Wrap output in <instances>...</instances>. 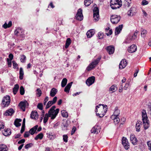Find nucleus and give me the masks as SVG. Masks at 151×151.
<instances>
[{"label": "nucleus", "mask_w": 151, "mask_h": 151, "mask_svg": "<svg viewBox=\"0 0 151 151\" xmlns=\"http://www.w3.org/2000/svg\"><path fill=\"white\" fill-rule=\"evenodd\" d=\"M56 108L55 106H53L48 111V113L46 114L44 118L43 122L45 124L47 121L49 117H50L51 119H54L57 116V109L55 110Z\"/></svg>", "instance_id": "f257e3e1"}, {"label": "nucleus", "mask_w": 151, "mask_h": 151, "mask_svg": "<svg viewBox=\"0 0 151 151\" xmlns=\"http://www.w3.org/2000/svg\"><path fill=\"white\" fill-rule=\"evenodd\" d=\"M142 121L144 129H146L149 127V121L147 119V113L146 111L143 110L142 112Z\"/></svg>", "instance_id": "f03ea898"}, {"label": "nucleus", "mask_w": 151, "mask_h": 151, "mask_svg": "<svg viewBox=\"0 0 151 151\" xmlns=\"http://www.w3.org/2000/svg\"><path fill=\"white\" fill-rule=\"evenodd\" d=\"M101 106V104H99L97 106L95 111L97 115L99 116L100 117H101L104 116L107 111V110H104L103 107H100Z\"/></svg>", "instance_id": "7ed1b4c3"}, {"label": "nucleus", "mask_w": 151, "mask_h": 151, "mask_svg": "<svg viewBox=\"0 0 151 151\" xmlns=\"http://www.w3.org/2000/svg\"><path fill=\"white\" fill-rule=\"evenodd\" d=\"M110 5L112 9L119 8L122 6L121 0H111Z\"/></svg>", "instance_id": "20e7f679"}, {"label": "nucleus", "mask_w": 151, "mask_h": 151, "mask_svg": "<svg viewBox=\"0 0 151 151\" xmlns=\"http://www.w3.org/2000/svg\"><path fill=\"white\" fill-rule=\"evenodd\" d=\"M101 58V56H99L98 57L97 59L93 61L86 68V70L88 71H89L91 70L92 69L94 68L99 63Z\"/></svg>", "instance_id": "39448f33"}, {"label": "nucleus", "mask_w": 151, "mask_h": 151, "mask_svg": "<svg viewBox=\"0 0 151 151\" xmlns=\"http://www.w3.org/2000/svg\"><path fill=\"white\" fill-rule=\"evenodd\" d=\"M94 19L95 22L98 21L99 19V10L98 8H95L93 10Z\"/></svg>", "instance_id": "423d86ee"}, {"label": "nucleus", "mask_w": 151, "mask_h": 151, "mask_svg": "<svg viewBox=\"0 0 151 151\" xmlns=\"http://www.w3.org/2000/svg\"><path fill=\"white\" fill-rule=\"evenodd\" d=\"M120 17L117 15H113L111 16V21L113 24H117L120 21Z\"/></svg>", "instance_id": "0eeeda50"}, {"label": "nucleus", "mask_w": 151, "mask_h": 151, "mask_svg": "<svg viewBox=\"0 0 151 151\" xmlns=\"http://www.w3.org/2000/svg\"><path fill=\"white\" fill-rule=\"evenodd\" d=\"M10 97L9 96H5L2 101V104L4 105V107L7 106L10 103Z\"/></svg>", "instance_id": "6e6552de"}, {"label": "nucleus", "mask_w": 151, "mask_h": 151, "mask_svg": "<svg viewBox=\"0 0 151 151\" xmlns=\"http://www.w3.org/2000/svg\"><path fill=\"white\" fill-rule=\"evenodd\" d=\"M76 17V19L79 21H81L83 19V16L82 14V10L81 9H79L78 10Z\"/></svg>", "instance_id": "1a4fd4ad"}, {"label": "nucleus", "mask_w": 151, "mask_h": 151, "mask_svg": "<svg viewBox=\"0 0 151 151\" xmlns=\"http://www.w3.org/2000/svg\"><path fill=\"white\" fill-rule=\"evenodd\" d=\"M122 143L126 150H128L129 148V143L127 139L125 137H122Z\"/></svg>", "instance_id": "9d476101"}, {"label": "nucleus", "mask_w": 151, "mask_h": 151, "mask_svg": "<svg viewBox=\"0 0 151 151\" xmlns=\"http://www.w3.org/2000/svg\"><path fill=\"white\" fill-rule=\"evenodd\" d=\"M95 78L93 76L88 78L86 81V84L88 86L92 85L94 83Z\"/></svg>", "instance_id": "9b49d317"}, {"label": "nucleus", "mask_w": 151, "mask_h": 151, "mask_svg": "<svg viewBox=\"0 0 151 151\" xmlns=\"http://www.w3.org/2000/svg\"><path fill=\"white\" fill-rule=\"evenodd\" d=\"M136 12V8L133 7H131L128 11L127 14L129 16H132L135 14Z\"/></svg>", "instance_id": "f8f14e48"}, {"label": "nucleus", "mask_w": 151, "mask_h": 151, "mask_svg": "<svg viewBox=\"0 0 151 151\" xmlns=\"http://www.w3.org/2000/svg\"><path fill=\"white\" fill-rule=\"evenodd\" d=\"M100 131V127L95 125L91 129V132L93 133L97 134Z\"/></svg>", "instance_id": "ddd939ff"}, {"label": "nucleus", "mask_w": 151, "mask_h": 151, "mask_svg": "<svg viewBox=\"0 0 151 151\" xmlns=\"http://www.w3.org/2000/svg\"><path fill=\"white\" fill-rule=\"evenodd\" d=\"M70 122L69 121L65 120H64L62 125L63 129L64 130H67V128L70 124Z\"/></svg>", "instance_id": "4468645a"}, {"label": "nucleus", "mask_w": 151, "mask_h": 151, "mask_svg": "<svg viewBox=\"0 0 151 151\" xmlns=\"http://www.w3.org/2000/svg\"><path fill=\"white\" fill-rule=\"evenodd\" d=\"M57 101V96L55 97L52 101H50L48 102L46 106V109L49 108L51 106L54 104Z\"/></svg>", "instance_id": "2eb2a0df"}, {"label": "nucleus", "mask_w": 151, "mask_h": 151, "mask_svg": "<svg viewBox=\"0 0 151 151\" xmlns=\"http://www.w3.org/2000/svg\"><path fill=\"white\" fill-rule=\"evenodd\" d=\"M106 49L109 55L113 54L114 51V47L112 45H110L107 47Z\"/></svg>", "instance_id": "dca6fc26"}, {"label": "nucleus", "mask_w": 151, "mask_h": 151, "mask_svg": "<svg viewBox=\"0 0 151 151\" xmlns=\"http://www.w3.org/2000/svg\"><path fill=\"white\" fill-rule=\"evenodd\" d=\"M127 63L125 60H122L120 62L119 65V68L122 69L124 68L126 66Z\"/></svg>", "instance_id": "f3484780"}, {"label": "nucleus", "mask_w": 151, "mask_h": 151, "mask_svg": "<svg viewBox=\"0 0 151 151\" xmlns=\"http://www.w3.org/2000/svg\"><path fill=\"white\" fill-rule=\"evenodd\" d=\"M137 50V47L134 45H131L128 49V52L130 53L135 52Z\"/></svg>", "instance_id": "a211bd4d"}, {"label": "nucleus", "mask_w": 151, "mask_h": 151, "mask_svg": "<svg viewBox=\"0 0 151 151\" xmlns=\"http://www.w3.org/2000/svg\"><path fill=\"white\" fill-rule=\"evenodd\" d=\"M22 29L19 27L17 28L14 31L15 35L17 36H20L21 37H24V36L20 34V32L22 33Z\"/></svg>", "instance_id": "6ab92c4d"}, {"label": "nucleus", "mask_w": 151, "mask_h": 151, "mask_svg": "<svg viewBox=\"0 0 151 151\" xmlns=\"http://www.w3.org/2000/svg\"><path fill=\"white\" fill-rule=\"evenodd\" d=\"M130 140L131 142L132 143L133 145H136L137 144V140L134 135H131L130 136Z\"/></svg>", "instance_id": "aec40b11"}, {"label": "nucleus", "mask_w": 151, "mask_h": 151, "mask_svg": "<svg viewBox=\"0 0 151 151\" xmlns=\"http://www.w3.org/2000/svg\"><path fill=\"white\" fill-rule=\"evenodd\" d=\"M27 104H28L27 101L25 102L21 101L19 104V106L23 111H25V108Z\"/></svg>", "instance_id": "412c9836"}, {"label": "nucleus", "mask_w": 151, "mask_h": 151, "mask_svg": "<svg viewBox=\"0 0 151 151\" xmlns=\"http://www.w3.org/2000/svg\"><path fill=\"white\" fill-rule=\"evenodd\" d=\"M14 112L13 109L11 108L6 110L4 114L6 116L12 115L13 114Z\"/></svg>", "instance_id": "4be33fe9"}, {"label": "nucleus", "mask_w": 151, "mask_h": 151, "mask_svg": "<svg viewBox=\"0 0 151 151\" xmlns=\"http://www.w3.org/2000/svg\"><path fill=\"white\" fill-rule=\"evenodd\" d=\"M123 27V25L122 24L119 25L116 27L115 31V35H117L120 33Z\"/></svg>", "instance_id": "5701e85b"}, {"label": "nucleus", "mask_w": 151, "mask_h": 151, "mask_svg": "<svg viewBox=\"0 0 151 151\" xmlns=\"http://www.w3.org/2000/svg\"><path fill=\"white\" fill-rule=\"evenodd\" d=\"M31 118L32 119H34L35 120L38 119V115L37 111H32L31 112Z\"/></svg>", "instance_id": "b1692460"}, {"label": "nucleus", "mask_w": 151, "mask_h": 151, "mask_svg": "<svg viewBox=\"0 0 151 151\" xmlns=\"http://www.w3.org/2000/svg\"><path fill=\"white\" fill-rule=\"evenodd\" d=\"M72 83V82L68 83L66 86L65 87L64 91L67 93H69L70 89L71 87Z\"/></svg>", "instance_id": "393cba45"}, {"label": "nucleus", "mask_w": 151, "mask_h": 151, "mask_svg": "<svg viewBox=\"0 0 151 151\" xmlns=\"http://www.w3.org/2000/svg\"><path fill=\"white\" fill-rule=\"evenodd\" d=\"M142 126V122L140 121H137L136 124V131L139 132L140 131V128Z\"/></svg>", "instance_id": "a878e982"}, {"label": "nucleus", "mask_w": 151, "mask_h": 151, "mask_svg": "<svg viewBox=\"0 0 151 151\" xmlns=\"http://www.w3.org/2000/svg\"><path fill=\"white\" fill-rule=\"evenodd\" d=\"M38 127V126L37 125H36L31 129L29 131V132L30 134L31 135L34 134L37 129Z\"/></svg>", "instance_id": "bb28decb"}, {"label": "nucleus", "mask_w": 151, "mask_h": 151, "mask_svg": "<svg viewBox=\"0 0 151 151\" xmlns=\"http://www.w3.org/2000/svg\"><path fill=\"white\" fill-rule=\"evenodd\" d=\"M94 34V32L92 30H90L87 32L86 35L88 38H91Z\"/></svg>", "instance_id": "cd10ccee"}, {"label": "nucleus", "mask_w": 151, "mask_h": 151, "mask_svg": "<svg viewBox=\"0 0 151 151\" xmlns=\"http://www.w3.org/2000/svg\"><path fill=\"white\" fill-rule=\"evenodd\" d=\"M22 121V119H17L14 122V124L16 127H17L21 126V124L19 122Z\"/></svg>", "instance_id": "c85d7f7f"}, {"label": "nucleus", "mask_w": 151, "mask_h": 151, "mask_svg": "<svg viewBox=\"0 0 151 151\" xmlns=\"http://www.w3.org/2000/svg\"><path fill=\"white\" fill-rule=\"evenodd\" d=\"M8 148L6 145L4 144L0 145V151H7Z\"/></svg>", "instance_id": "c756f323"}, {"label": "nucleus", "mask_w": 151, "mask_h": 151, "mask_svg": "<svg viewBox=\"0 0 151 151\" xmlns=\"http://www.w3.org/2000/svg\"><path fill=\"white\" fill-rule=\"evenodd\" d=\"M12 25V22L11 21L9 22L8 24H7L5 22L3 25V27L5 29H6L11 26Z\"/></svg>", "instance_id": "7c9ffc66"}, {"label": "nucleus", "mask_w": 151, "mask_h": 151, "mask_svg": "<svg viewBox=\"0 0 151 151\" xmlns=\"http://www.w3.org/2000/svg\"><path fill=\"white\" fill-rule=\"evenodd\" d=\"M19 78L20 80H22L23 78V76L24 75V71L23 68H20L19 70Z\"/></svg>", "instance_id": "2f4dec72"}, {"label": "nucleus", "mask_w": 151, "mask_h": 151, "mask_svg": "<svg viewBox=\"0 0 151 151\" xmlns=\"http://www.w3.org/2000/svg\"><path fill=\"white\" fill-rule=\"evenodd\" d=\"M56 89L55 88H53L51 90L50 95L51 96H54L56 94Z\"/></svg>", "instance_id": "473e14b6"}, {"label": "nucleus", "mask_w": 151, "mask_h": 151, "mask_svg": "<svg viewBox=\"0 0 151 151\" xmlns=\"http://www.w3.org/2000/svg\"><path fill=\"white\" fill-rule=\"evenodd\" d=\"M3 133V134L5 136L9 135L11 133V130L10 129H7L4 130V132Z\"/></svg>", "instance_id": "72a5a7b5"}, {"label": "nucleus", "mask_w": 151, "mask_h": 151, "mask_svg": "<svg viewBox=\"0 0 151 151\" xmlns=\"http://www.w3.org/2000/svg\"><path fill=\"white\" fill-rule=\"evenodd\" d=\"M19 88V86L18 84H16L14 85V87L13 88V92L14 95L16 94Z\"/></svg>", "instance_id": "f704fd0d"}, {"label": "nucleus", "mask_w": 151, "mask_h": 151, "mask_svg": "<svg viewBox=\"0 0 151 151\" xmlns=\"http://www.w3.org/2000/svg\"><path fill=\"white\" fill-rule=\"evenodd\" d=\"M71 43V40L70 38H68L66 40L65 45V48H67Z\"/></svg>", "instance_id": "c9c22d12"}, {"label": "nucleus", "mask_w": 151, "mask_h": 151, "mask_svg": "<svg viewBox=\"0 0 151 151\" xmlns=\"http://www.w3.org/2000/svg\"><path fill=\"white\" fill-rule=\"evenodd\" d=\"M131 0H125L124 1V6L126 7H129L131 3Z\"/></svg>", "instance_id": "e433bc0d"}, {"label": "nucleus", "mask_w": 151, "mask_h": 151, "mask_svg": "<svg viewBox=\"0 0 151 151\" xmlns=\"http://www.w3.org/2000/svg\"><path fill=\"white\" fill-rule=\"evenodd\" d=\"M141 35L142 37H144L145 36L146 34H147V32L146 30L143 29L142 28L141 29Z\"/></svg>", "instance_id": "4c0bfd02"}, {"label": "nucleus", "mask_w": 151, "mask_h": 151, "mask_svg": "<svg viewBox=\"0 0 151 151\" xmlns=\"http://www.w3.org/2000/svg\"><path fill=\"white\" fill-rule=\"evenodd\" d=\"M109 90L110 91H111V93H112L115 92L117 90V88L116 86L112 85L110 88Z\"/></svg>", "instance_id": "58836bf2"}, {"label": "nucleus", "mask_w": 151, "mask_h": 151, "mask_svg": "<svg viewBox=\"0 0 151 151\" xmlns=\"http://www.w3.org/2000/svg\"><path fill=\"white\" fill-rule=\"evenodd\" d=\"M61 114L62 116L64 117L67 118L68 116V113L65 110L61 111Z\"/></svg>", "instance_id": "ea45409f"}, {"label": "nucleus", "mask_w": 151, "mask_h": 151, "mask_svg": "<svg viewBox=\"0 0 151 151\" xmlns=\"http://www.w3.org/2000/svg\"><path fill=\"white\" fill-rule=\"evenodd\" d=\"M43 135L42 133H41L38 134L35 138V139L36 140H37L38 139H42L43 137Z\"/></svg>", "instance_id": "a19ab883"}, {"label": "nucleus", "mask_w": 151, "mask_h": 151, "mask_svg": "<svg viewBox=\"0 0 151 151\" xmlns=\"http://www.w3.org/2000/svg\"><path fill=\"white\" fill-rule=\"evenodd\" d=\"M67 82V79L66 78H64L61 82V86L63 87L66 85Z\"/></svg>", "instance_id": "79ce46f5"}, {"label": "nucleus", "mask_w": 151, "mask_h": 151, "mask_svg": "<svg viewBox=\"0 0 151 151\" xmlns=\"http://www.w3.org/2000/svg\"><path fill=\"white\" fill-rule=\"evenodd\" d=\"M26 58L24 55H22L21 56V61L22 63H24L26 60Z\"/></svg>", "instance_id": "37998d69"}, {"label": "nucleus", "mask_w": 151, "mask_h": 151, "mask_svg": "<svg viewBox=\"0 0 151 151\" xmlns=\"http://www.w3.org/2000/svg\"><path fill=\"white\" fill-rule=\"evenodd\" d=\"M20 92L21 95H23L24 93V88L23 86H21L20 88Z\"/></svg>", "instance_id": "c03bdc74"}, {"label": "nucleus", "mask_w": 151, "mask_h": 151, "mask_svg": "<svg viewBox=\"0 0 151 151\" xmlns=\"http://www.w3.org/2000/svg\"><path fill=\"white\" fill-rule=\"evenodd\" d=\"M120 111L118 109H116L114 111V114L116 116V117H118L119 114H120Z\"/></svg>", "instance_id": "a18cd8bd"}, {"label": "nucleus", "mask_w": 151, "mask_h": 151, "mask_svg": "<svg viewBox=\"0 0 151 151\" xmlns=\"http://www.w3.org/2000/svg\"><path fill=\"white\" fill-rule=\"evenodd\" d=\"M91 4L90 0H85L84 1V4L86 6H89Z\"/></svg>", "instance_id": "49530a36"}, {"label": "nucleus", "mask_w": 151, "mask_h": 151, "mask_svg": "<svg viewBox=\"0 0 151 151\" xmlns=\"http://www.w3.org/2000/svg\"><path fill=\"white\" fill-rule=\"evenodd\" d=\"M120 121V119L119 117H116L114 119V122L115 124H118Z\"/></svg>", "instance_id": "de8ad7c7"}, {"label": "nucleus", "mask_w": 151, "mask_h": 151, "mask_svg": "<svg viewBox=\"0 0 151 151\" xmlns=\"http://www.w3.org/2000/svg\"><path fill=\"white\" fill-rule=\"evenodd\" d=\"M68 137L67 135H64L63 136V139L64 142H68Z\"/></svg>", "instance_id": "09e8293b"}, {"label": "nucleus", "mask_w": 151, "mask_h": 151, "mask_svg": "<svg viewBox=\"0 0 151 151\" xmlns=\"http://www.w3.org/2000/svg\"><path fill=\"white\" fill-rule=\"evenodd\" d=\"M103 33L101 32H99L98 34V37L99 39H101L103 37Z\"/></svg>", "instance_id": "8fccbe9b"}, {"label": "nucleus", "mask_w": 151, "mask_h": 151, "mask_svg": "<svg viewBox=\"0 0 151 151\" xmlns=\"http://www.w3.org/2000/svg\"><path fill=\"white\" fill-rule=\"evenodd\" d=\"M37 107L39 109L42 110L43 109V105L42 103H39L37 106Z\"/></svg>", "instance_id": "3c124183"}, {"label": "nucleus", "mask_w": 151, "mask_h": 151, "mask_svg": "<svg viewBox=\"0 0 151 151\" xmlns=\"http://www.w3.org/2000/svg\"><path fill=\"white\" fill-rule=\"evenodd\" d=\"M32 145L33 144L32 143H29L26 145L25 146V148L26 149H28L32 147Z\"/></svg>", "instance_id": "603ef678"}, {"label": "nucleus", "mask_w": 151, "mask_h": 151, "mask_svg": "<svg viewBox=\"0 0 151 151\" xmlns=\"http://www.w3.org/2000/svg\"><path fill=\"white\" fill-rule=\"evenodd\" d=\"M13 63V68L15 69L17 67V64L16 63L15 61L13 60L12 61Z\"/></svg>", "instance_id": "864d4df0"}, {"label": "nucleus", "mask_w": 151, "mask_h": 151, "mask_svg": "<svg viewBox=\"0 0 151 151\" xmlns=\"http://www.w3.org/2000/svg\"><path fill=\"white\" fill-rule=\"evenodd\" d=\"M147 144L149 147V149L151 151V141L147 142Z\"/></svg>", "instance_id": "5fc2aeb1"}, {"label": "nucleus", "mask_w": 151, "mask_h": 151, "mask_svg": "<svg viewBox=\"0 0 151 151\" xmlns=\"http://www.w3.org/2000/svg\"><path fill=\"white\" fill-rule=\"evenodd\" d=\"M7 60L8 62V66L11 67L12 66V60H9V58H7Z\"/></svg>", "instance_id": "6e6d98bb"}, {"label": "nucleus", "mask_w": 151, "mask_h": 151, "mask_svg": "<svg viewBox=\"0 0 151 151\" xmlns=\"http://www.w3.org/2000/svg\"><path fill=\"white\" fill-rule=\"evenodd\" d=\"M37 94L38 95V96L40 97L41 94V91L40 89L39 88L37 89Z\"/></svg>", "instance_id": "4d7b16f0"}, {"label": "nucleus", "mask_w": 151, "mask_h": 151, "mask_svg": "<svg viewBox=\"0 0 151 151\" xmlns=\"http://www.w3.org/2000/svg\"><path fill=\"white\" fill-rule=\"evenodd\" d=\"M148 4V2L145 0H143L142 2V4L143 5H147Z\"/></svg>", "instance_id": "13d9d810"}, {"label": "nucleus", "mask_w": 151, "mask_h": 151, "mask_svg": "<svg viewBox=\"0 0 151 151\" xmlns=\"http://www.w3.org/2000/svg\"><path fill=\"white\" fill-rule=\"evenodd\" d=\"M29 133L28 132H26L24 134V137H27L29 135Z\"/></svg>", "instance_id": "bf43d9fd"}, {"label": "nucleus", "mask_w": 151, "mask_h": 151, "mask_svg": "<svg viewBox=\"0 0 151 151\" xmlns=\"http://www.w3.org/2000/svg\"><path fill=\"white\" fill-rule=\"evenodd\" d=\"M112 33V29H109V30L106 33V34L107 36H109V35H111Z\"/></svg>", "instance_id": "052dcab7"}, {"label": "nucleus", "mask_w": 151, "mask_h": 151, "mask_svg": "<svg viewBox=\"0 0 151 151\" xmlns=\"http://www.w3.org/2000/svg\"><path fill=\"white\" fill-rule=\"evenodd\" d=\"M25 126L24 125H22V126L21 129L20 130V132L21 133H22L25 130Z\"/></svg>", "instance_id": "680f3d73"}, {"label": "nucleus", "mask_w": 151, "mask_h": 151, "mask_svg": "<svg viewBox=\"0 0 151 151\" xmlns=\"http://www.w3.org/2000/svg\"><path fill=\"white\" fill-rule=\"evenodd\" d=\"M14 56L13 55L12 53H10L9 55V60H12Z\"/></svg>", "instance_id": "e2e57ef3"}, {"label": "nucleus", "mask_w": 151, "mask_h": 151, "mask_svg": "<svg viewBox=\"0 0 151 151\" xmlns=\"http://www.w3.org/2000/svg\"><path fill=\"white\" fill-rule=\"evenodd\" d=\"M50 7L52 8H53L55 7V6L53 5L52 2H51L50 3L48 6V8H49Z\"/></svg>", "instance_id": "0e129e2a"}, {"label": "nucleus", "mask_w": 151, "mask_h": 151, "mask_svg": "<svg viewBox=\"0 0 151 151\" xmlns=\"http://www.w3.org/2000/svg\"><path fill=\"white\" fill-rule=\"evenodd\" d=\"M129 83H126L124 86V89L125 90H126L127 89V88L129 87Z\"/></svg>", "instance_id": "69168bd1"}, {"label": "nucleus", "mask_w": 151, "mask_h": 151, "mask_svg": "<svg viewBox=\"0 0 151 151\" xmlns=\"http://www.w3.org/2000/svg\"><path fill=\"white\" fill-rule=\"evenodd\" d=\"M48 97H47V96H46L44 100V105H46V104L47 103V102L48 101Z\"/></svg>", "instance_id": "338daca9"}, {"label": "nucleus", "mask_w": 151, "mask_h": 151, "mask_svg": "<svg viewBox=\"0 0 151 151\" xmlns=\"http://www.w3.org/2000/svg\"><path fill=\"white\" fill-rule=\"evenodd\" d=\"M76 131V128L74 127H73V129H72V131H71V135H73L75 133Z\"/></svg>", "instance_id": "774afa93"}]
</instances>
